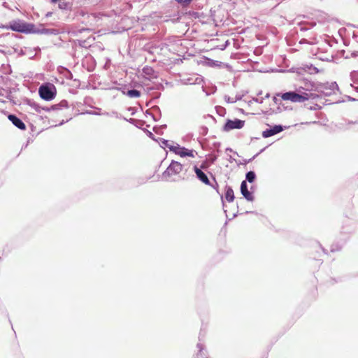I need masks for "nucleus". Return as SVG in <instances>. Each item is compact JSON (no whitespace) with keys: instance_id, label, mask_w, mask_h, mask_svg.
<instances>
[{"instance_id":"cd10ccee","label":"nucleus","mask_w":358,"mask_h":358,"mask_svg":"<svg viewBox=\"0 0 358 358\" xmlns=\"http://www.w3.org/2000/svg\"><path fill=\"white\" fill-rule=\"evenodd\" d=\"M182 6H187L189 5L193 0H175Z\"/></svg>"},{"instance_id":"5fc2aeb1","label":"nucleus","mask_w":358,"mask_h":358,"mask_svg":"<svg viewBox=\"0 0 358 358\" xmlns=\"http://www.w3.org/2000/svg\"><path fill=\"white\" fill-rule=\"evenodd\" d=\"M236 215H237V214H236V213H234V214L233 215V218H234V217H236Z\"/></svg>"},{"instance_id":"aec40b11","label":"nucleus","mask_w":358,"mask_h":358,"mask_svg":"<svg viewBox=\"0 0 358 358\" xmlns=\"http://www.w3.org/2000/svg\"><path fill=\"white\" fill-rule=\"evenodd\" d=\"M303 69L304 70V71H306L310 74H316L320 71L319 69L317 67H315V66H313V64L304 65V67L303 68Z\"/></svg>"},{"instance_id":"7c9ffc66","label":"nucleus","mask_w":358,"mask_h":358,"mask_svg":"<svg viewBox=\"0 0 358 358\" xmlns=\"http://www.w3.org/2000/svg\"><path fill=\"white\" fill-rule=\"evenodd\" d=\"M318 58L320 60H322V61L330 62V61L332 60L333 57H332V55H327V56H325L324 57H322L321 56H318Z\"/></svg>"},{"instance_id":"f257e3e1","label":"nucleus","mask_w":358,"mask_h":358,"mask_svg":"<svg viewBox=\"0 0 358 358\" xmlns=\"http://www.w3.org/2000/svg\"><path fill=\"white\" fill-rule=\"evenodd\" d=\"M316 92L320 94L321 96H331L339 92L338 85L336 82L320 83L316 87Z\"/></svg>"},{"instance_id":"393cba45","label":"nucleus","mask_w":358,"mask_h":358,"mask_svg":"<svg viewBox=\"0 0 358 358\" xmlns=\"http://www.w3.org/2000/svg\"><path fill=\"white\" fill-rule=\"evenodd\" d=\"M343 248V245L339 243H334L331 245L330 250L331 252L340 251Z\"/></svg>"},{"instance_id":"f3484780","label":"nucleus","mask_w":358,"mask_h":358,"mask_svg":"<svg viewBox=\"0 0 358 358\" xmlns=\"http://www.w3.org/2000/svg\"><path fill=\"white\" fill-rule=\"evenodd\" d=\"M320 83H315L313 81H310V80H306L305 83H304V91L303 92H310V91H314V92H316V87L317 86V85L319 84Z\"/></svg>"},{"instance_id":"a878e982","label":"nucleus","mask_w":358,"mask_h":358,"mask_svg":"<svg viewBox=\"0 0 358 358\" xmlns=\"http://www.w3.org/2000/svg\"><path fill=\"white\" fill-rule=\"evenodd\" d=\"M350 78L354 83H358V71H354L351 72Z\"/></svg>"},{"instance_id":"5701e85b","label":"nucleus","mask_w":358,"mask_h":358,"mask_svg":"<svg viewBox=\"0 0 358 358\" xmlns=\"http://www.w3.org/2000/svg\"><path fill=\"white\" fill-rule=\"evenodd\" d=\"M181 148L182 147L179 144L172 142V144L170 145V147H169V149L170 151H172L175 154L179 155Z\"/></svg>"},{"instance_id":"e433bc0d","label":"nucleus","mask_w":358,"mask_h":358,"mask_svg":"<svg viewBox=\"0 0 358 358\" xmlns=\"http://www.w3.org/2000/svg\"><path fill=\"white\" fill-rule=\"evenodd\" d=\"M351 57H358V51H353L351 52Z\"/></svg>"},{"instance_id":"ea45409f","label":"nucleus","mask_w":358,"mask_h":358,"mask_svg":"<svg viewBox=\"0 0 358 358\" xmlns=\"http://www.w3.org/2000/svg\"><path fill=\"white\" fill-rule=\"evenodd\" d=\"M226 152H234V150L231 148H227ZM234 153L238 155V153L236 152H234Z\"/></svg>"},{"instance_id":"423d86ee","label":"nucleus","mask_w":358,"mask_h":358,"mask_svg":"<svg viewBox=\"0 0 358 358\" xmlns=\"http://www.w3.org/2000/svg\"><path fill=\"white\" fill-rule=\"evenodd\" d=\"M182 169V165L176 161H172L162 174L163 178L179 173Z\"/></svg>"},{"instance_id":"7ed1b4c3","label":"nucleus","mask_w":358,"mask_h":358,"mask_svg":"<svg viewBox=\"0 0 358 358\" xmlns=\"http://www.w3.org/2000/svg\"><path fill=\"white\" fill-rule=\"evenodd\" d=\"M40 96L46 101H50L55 97L56 89L53 85H43L38 89Z\"/></svg>"},{"instance_id":"2f4dec72","label":"nucleus","mask_w":358,"mask_h":358,"mask_svg":"<svg viewBox=\"0 0 358 358\" xmlns=\"http://www.w3.org/2000/svg\"><path fill=\"white\" fill-rule=\"evenodd\" d=\"M224 100L229 103H236V100L234 99V98L230 97L228 95L224 96Z\"/></svg>"},{"instance_id":"09e8293b","label":"nucleus","mask_w":358,"mask_h":358,"mask_svg":"<svg viewBox=\"0 0 358 358\" xmlns=\"http://www.w3.org/2000/svg\"><path fill=\"white\" fill-rule=\"evenodd\" d=\"M149 136L153 139V140H155V138H154V136L152 134V133L151 132H149Z\"/></svg>"},{"instance_id":"72a5a7b5","label":"nucleus","mask_w":358,"mask_h":358,"mask_svg":"<svg viewBox=\"0 0 358 358\" xmlns=\"http://www.w3.org/2000/svg\"><path fill=\"white\" fill-rule=\"evenodd\" d=\"M208 167V165L207 164V163L206 162H203L201 163L200 167H199V169H201V171L203 170H206L207 169Z\"/></svg>"},{"instance_id":"4be33fe9","label":"nucleus","mask_w":358,"mask_h":358,"mask_svg":"<svg viewBox=\"0 0 358 358\" xmlns=\"http://www.w3.org/2000/svg\"><path fill=\"white\" fill-rule=\"evenodd\" d=\"M256 173L253 171H250L245 174V180L246 182H248L250 183H252L256 180Z\"/></svg>"},{"instance_id":"6e6552de","label":"nucleus","mask_w":358,"mask_h":358,"mask_svg":"<svg viewBox=\"0 0 358 358\" xmlns=\"http://www.w3.org/2000/svg\"><path fill=\"white\" fill-rule=\"evenodd\" d=\"M289 126H283L282 124H275L268 129L262 131V136L264 138L271 137L275 134H278L286 129H288Z\"/></svg>"},{"instance_id":"4468645a","label":"nucleus","mask_w":358,"mask_h":358,"mask_svg":"<svg viewBox=\"0 0 358 358\" xmlns=\"http://www.w3.org/2000/svg\"><path fill=\"white\" fill-rule=\"evenodd\" d=\"M8 117L9 120H10L11 122L15 127L19 128L20 129H22V130H25L26 129L25 124L20 119H19L17 117H16L15 115H9Z\"/></svg>"},{"instance_id":"c756f323","label":"nucleus","mask_w":358,"mask_h":358,"mask_svg":"<svg viewBox=\"0 0 358 358\" xmlns=\"http://www.w3.org/2000/svg\"><path fill=\"white\" fill-rule=\"evenodd\" d=\"M216 110L217 113L221 116H223L225 113V109L221 106H217Z\"/></svg>"},{"instance_id":"ddd939ff","label":"nucleus","mask_w":358,"mask_h":358,"mask_svg":"<svg viewBox=\"0 0 358 358\" xmlns=\"http://www.w3.org/2000/svg\"><path fill=\"white\" fill-rule=\"evenodd\" d=\"M184 84L186 85H194L198 84L200 85L203 83V78L198 75H194L192 76H189L187 78H184L183 80Z\"/></svg>"},{"instance_id":"bb28decb","label":"nucleus","mask_w":358,"mask_h":358,"mask_svg":"<svg viewBox=\"0 0 358 358\" xmlns=\"http://www.w3.org/2000/svg\"><path fill=\"white\" fill-rule=\"evenodd\" d=\"M266 148H262V149L259 151V152H258V153H257L256 155H255L252 158H250V159H245V160L244 161V164H248V163L251 162H252L253 159H255V158H256V157H257L260 153H262V152H264V151L265 150V149H266Z\"/></svg>"},{"instance_id":"b1692460","label":"nucleus","mask_w":358,"mask_h":358,"mask_svg":"<svg viewBox=\"0 0 358 358\" xmlns=\"http://www.w3.org/2000/svg\"><path fill=\"white\" fill-rule=\"evenodd\" d=\"M126 94L131 98H137L141 96V92L136 90H128Z\"/></svg>"},{"instance_id":"20e7f679","label":"nucleus","mask_w":358,"mask_h":358,"mask_svg":"<svg viewBox=\"0 0 358 358\" xmlns=\"http://www.w3.org/2000/svg\"><path fill=\"white\" fill-rule=\"evenodd\" d=\"M280 97L285 101H291L294 103H302L305 101L303 92H296L295 91H289L280 94Z\"/></svg>"},{"instance_id":"37998d69","label":"nucleus","mask_w":358,"mask_h":358,"mask_svg":"<svg viewBox=\"0 0 358 358\" xmlns=\"http://www.w3.org/2000/svg\"><path fill=\"white\" fill-rule=\"evenodd\" d=\"M348 124H358V121H355V122H353V121H348Z\"/></svg>"},{"instance_id":"a18cd8bd","label":"nucleus","mask_w":358,"mask_h":358,"mask_svg":"<svg viewBox=\"0 0 358 358\" xmlns=\"http://www.w3.org/2000/svg\"><path fill=\"white\" fill-rule=\"evenodd\" d=\"M311 109H317V108H320V107L317 105V104H315V106L313 107V108H310Z\"/></svg>"},{"instance_id":"412c9836","label":"nucleus","mask_w":358,"mask_h":358,"mask_svg":"<svg viewBox=\"0 0 358 358\" xmlns=\"http://www.w3.org/2000/svg\"><path fill=\"white\" fill-rule=\"evenodd\" d=\"M210 176H211V177L213 178V179L214 180V184L211 183V185L210 186L211 187H213L214 189H215L217 193L220 195L221 200H222V206H223V207H224V200H223V196H222V194H220V192L219 191L218 183L217 182L215 176L212 173H210Z\"/></svg>"},{"instance_id":"6ab92c4d","label":"nucleus","mask_w":358,"mask_h":358,"mask_svg":"<svg viewBox=\"0 0 358 358\" xmlns=\"http://www.w3.org/2000/svg\"><path fill=\"white\" fill-rule=\"evenodd\" d=\"M313 91H310V92H303V97L306 98L305 99V101H308V100H315V99H317L319 98H322L321 95L320 93L317 92H313Z\"/></svg>"},{"instance_id":"c03bdc74","label":"nucleus","mask_w":358,"mask_h":358,"mask_svg":"<svg viewBox=\"0 0 358 358\" xmlns=\"http://www.w3.org/2000/svg\"><path fill=\"white\" fill-rule=\"evenodd\" d=\"M158 127H159L160 129H164L166 128V124H163V125H161V126H158Z\"/></svg>"},{"instance_id":"c9c22d12","label":"nucleus","mask_w":358,"mask_h":358,"mask_svg":"<svg viewBox=\"0 0 358 358\" xmlns=\"http://www.w3.org/2000/svg\"><path fill=\"white\" fill-rule=\"evenodd\" d=\"M352 38L358 43V35L355 31L352 33Z\"/></svg>"},{"instance_id":"4c0bfd02","label":"nucleus","mask_w":358,"mask_h":358,"mask_svg":"<svg viewBox=\"0 0 358 358\" xmlns=\"http://www.w3.org/2000/svg\"><path fill=\"white\" fill-rule=\"evenodd\" d=\"M326 101H329V104L330 103H338V101L336 99H329V100H326Z\"/></svg>"},{"instance_id":"dca6fc26","label":"nucleus","mask_w":358,"mask_h":358,"mask_svg":"<svg viewBox=\"0 0 358 358\" xmlns=\"http://www.w3.org/2000/svg\"><path fill=\"white\" fill-rule=\"evenodd\" d=\"M195 154H196V152L194 150H189L185 147H182L178 155H180L181 157H194Z\"/></svg>"},{"instance_id":"f704fd0d","label":"nucleus","mask_w":358,"mask_h":358,"mask_svg":"<svg viewBox=\"0 0 358 358\" xmlns=\"http://www.w3.org/2000/svg\"><path fill=\"white\" fill-rule=\"evenodd\" d=\"M254 53L256 55H260L262 53V51L260 48H256L254 51Z\"/></svg>"},{"instance_id":"603ef678","label":"nucleus","mask_w":358,"mask_h":358,"mask_svg":"<svg viewBox=\"0 0 358 358\" xmlns=\"http://www.w3.org/2000/svg\"><path fill=\"white\" fill-rule=\"evenodd\" d=\"M322 250H323V252H324V253H327V252H326L327 250H326L324 248H322Z\"/></svg>"},{"instance_id":"4d7b16f0","label":"nucleus","mask_w":358,"mask_h":358,"mask_svg":"<svg viewBox=\"0 0 358 358\" xmlns=\"http://www.w3.org/2000/svg\"><path fill=\"white\" fill-rule=\"evenodd\" d=\"M268 96H269V94H266V97H267V98H268Z\"/></svg>"},{"instance_id":"79ce46f5","label":"nucleus","mask_w":358,"mask_h":358,"mask_svg":"<svg viewBox=\"0 0 358 358\" xmlns=\"http://www.w3.org/2000/svg\"><path fill=\"white\" fill-rule=\"evenodd\" d=\"M229 162L232 163L235 161V159H234L231 156H229Z\"/></svg>"},{"instance_id":"a211bd4d","label":"nucleus","mask_w":358,"mask_h":358,"mask_svg":"<svg viewBox=\"0 0 358 358\" xmlns=\"http://www.w3.org/2000/svg\"><path fill=\"white\" fill-rule=\"evenodd\" d=\"M225 199L228 202H232L234 200V193L231 187L226 185L225 187Z\"/></svg>"},{"instance_id":"1a4fd4ad","label":"nucleus","mask_w":358,"mask_h":358,"mask_svg":"<svg viewBox=\"0 0 358 358\" xmlns=\"http://www.w3.org/2000/svg\"><path fill=\"white\" fill-rule=\"evenodd\" d=\"M204 335L202 336L200 332L199 336V343L196 344L197 352L196 354V358H208V352L205 345L202 343Z\"/></svg>"},{"instance_id":"f8f14e48","label":"nucleus","mask_w":358,"mask_h":358,"mask_svg":"<svg viewBox=\"0 0 358 358\" xmlns=\"http://www.w3.org/2000/svg\"><path fill=\"white\" fill-rule=\"evenodd\" d=\"M204 63L206 66L213 68H222L224 66H229V65L227 64L210 58H206Z\"/></svg>"},{"instance_id":"3c124183","label":"nucleus","mask_w":358,"mask_h":358,"mask_svg":"<svg viewBox=\"0 0 358 358\" xmlns=\"http://www.w3.org/2000/svg\"><path fill=\"white\" fill-rule=\"evenodd\" d=\"M58 1H59V0H50V1H51L52 3H56V2H57Z\"/></svg>"},{"instance_id":"39448f33","label":"nucleus","mask_w":358,"mask_h":358,"mask_svg":"<svg viewBox=\"0 0 358 358\" xmlns=\"http://www.w3.org/2000/svg\"><path fill=\"white\" fill-rule=\"evenodd\" d=\"M245 125V121L235 118L234 120L227 119L223 126L224 131H229L232 129H241Z\"/></svg>"},{"instance_id":"de8ad7c7","label":"nucleus","mask_w":358,"mask_h":358,"mask_svg":"<svg viewBox=\"0 0 358 358\" xmlns=\"http://www.w3.org/2000/svg\"><path fill=\"white\" fill-rule=\"evenodd\" d=\"M245 213L246 214H249V213L257 214V213H255L254 211H246Z\"/></svg>"},{"instance_id":"0eeeda50","label":"nucleus","mask_w":358,"mask_h":358,"mask_svg":"<svg viewBox=\"0 0 358 358\" xmlns=\"http://www.w3.org/2000/svg\"><path fill=\"white\" fill-rule=\"evenodd\" d=\"M357 229V223L355 220L350 218L345 219L341 227V234L350 235L355 232Z\"/></svg>"},{"instance_id":"a19ab883","label":"nucleus","mask_w":358,"mask_h":358,"mask_svg":"<svg viewBox=\"0 0 358 358\" xmlns=\"http://www.w3.org/2000/svg\"><path fill=\"white\" fill-rule=\"evenodd\" d=\"M163 134V131L162 129H160L159 127H158V136L159 135H162Z\"/></svg>"},{"instance_id":"864d4df0","label":"nucleus","mask_w":358,"mask_h":358,"mask_svg":"<svg viewBox=\"0 0 358 358\" xmlns=\"http://www.w3.org/2000/svg\"><path fill=\"white\" fill-rule=\"evenodd\" d=\"M148 70H149V69H148V68L144 69V71H145V73H147V71H148Z\"/></svg>"},{"instance_id":"473e14b6","label":"nucleus","mask_w":358,"mask_h":358,"mask_svg":"<svg viewBox=\"0 0 358 358\" xmlns=\"http://www.w3.org/2000/svg\"><path fill=\"white\" fill-rule=\"evenodd\" d=\"M217 157H218V155H211L210 156V159H209L210 162L211 164H213L217 160Z\"/></svg>"},{"instance_id":"58836bf2","label":"nucleus","mask_w":358,"mask_h":358,"mask_svg":"<svg viewBox=\"0 0 358 358\" xmlns=\"http://www.w3.org/2000/svg\"><path fill=\"white\" fill-rule=\"evenodd\" d=\"M241 99H242V96H241V95H236V97H235V98H234V100H236V102L237 101L241 100Z\"/></svg>"},{"instance_id":"6e6d98bb","label":"nucleus","mask_w":358,"mask_h":358,"mask_svg":"<svg viewBox=\"0 0 358 358\" xmlns=\"http://www.w3.org/2000/svg\"><path fill=\"white\" fill-rule=\"evenodd\" d=\"M160 97V94H158L157 98L159 99Z\"/></svg>"},{"instance_id":"49530a36","label":"nucleus","mask_w":358,"mask_h":358,"mask_svg":"<svg viewBox=\"0 0 358 358\" xmlns=\"http://www.w3.org/2000/svg\"><path fill=\"white\" fill-rule=\"evenodd\" d=\"M157 110H158V120H159L160 116H161V112L159 110V107L157 108Z\"/></svg>"},{"instance_id":"8fccbe9b","label":"nucleus","mask_w":358,"mask_h":358,"mask_svg":"<svg viewBox=\"0 0 358 358\" xmlns=\"http://www.w3.org/2000/svg\"><path fill=\"white\" fill-rule=\"evenodd\" d=\"M162 87L161 84L158 83V87H157L158 90H160V87Z\"/></svg>"},{"instance_id":"9d476101","label":"nucleus","mask_w":358,"mask_h":358,"mask_svg":"<svg viewBox=\"0 0 358 358\" xmlns=\"http://www.w3.org/2000/svg\"><path fill=\"white\" fill-rule=\"evenodd\" d=\"M241 193L243 196L248 201H253L255 199V196L253 195V192L248 190V184L246 180H243L241 182V187H240Z\"/></svg>"},{"instance_id":"f03ea898","label":"nucleus","mask_w":358,"mask_h":358,"mask_svg":"<svg viewBox=\"0 0 358 358\" xmlns=\"http://www.w3.org/2000/svg\"><path fill=\"white\" fill-rule=\"evenodd\" d=\"M7 28L18 32L30 33L34 31V25L17 20L10 22Z\"/></svg>"},{"instance_id":"9b49d317","label":"nucleus","mask_w":358,"mask_h":358,"mask_svg":"<svg viewBox=\"0 0 358 358\" xmlns=\"http://www.w3.org/2000/svg\"><path fill=\"white\" fill-rule=\"evenodd\" d=\"M194 171L196 174V178L203 183H204L206 185H210L211 182L210 181L207 174L204 173L203 171L201 170V169H199V167L195 165L193 167Z\"/></svg>"},{"instance_id":"c85d7f7f","label":"nucleus","mask_w":358,"mask_h":358,"mask_svg":"<svg viewBox=\"0 0 358 358\" xmlns=\"http://www.w3.org/2000/svg\"><path fill=\"white\" fill-rule=\"evenodd\" d=\"M221 146L220 142H214L212 144V148L215 150L217 152H220V148Z\"/></svg>"},{"instance_id":"2eb2a0df","label":"nucleus","mask_w":358,"mask_h":358,"mask_svg":"<svg viewBox=\"0 0 358 358\" xmlns=\"http://www.w3.org/2000/svg\"><path fill=\"white\" fill-rule=\"evenodd\" d=\"M172 142L171 141L166 140L162 138H158V145L160 146L162 154L166 153V149L171 145Z\"/></svg>"}]
</instances>
